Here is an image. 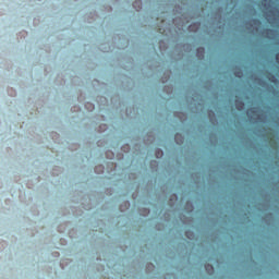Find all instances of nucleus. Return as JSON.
Segmentation results:
<instances>
[{
	"label": "nucleus",
	"mask_w": 279,
	"mask_h": 279,
	"mask_svg": "<svg viewBox=\"0 0 279 279\" xmlns=\"http://www.w3.org/2000/svg\"><path fill=\"white\" fill-rule=\"evenodd\" d=\"M276 61L279 63V52L275 56Z\"/></svg>",
	"instance_id": "obj_3"
},
{
	"label": "nucleus",
	"mask_w": 279,
	"mask_h": 279,
	"mask_svg": "<svg viewBox=\"0 0 279 279\" xmlns=\"http://www.w3.org/2000/svg\"><path fill=\"white\" fill-rule=\"evenodd\" d=\"M99 169H101V171H104V167L99 166Z\"/></svg>",
	"instance_id": "obj_4"
},
{
	"label": "nucleus",
	"mask_w": 279,
	"mask_h": 279,
	"mask_svg": "<svg viewBox=\"0 0 279 279\" xmlns=\"http://www.w3.org/2000/svg\"><path fill=\"white\" fill-rule=\"evenodd\" d=\"M156 155H157V158H159V156L161 157V156H162V150H158V151L156 153Z\"/></svg>",
	"instance_id": "obj_2"
},
{
	"label": "nucleus",
	"mask_w": 279,
	"mask_h": 279,
	"mask_svg": "<svg viewBox=\"0 0 279 279\" xmlns=\"http://www.w3.org/2000/svg\"><path fill=\"white\" fill-rule=\"evenodd\" d=\"M85 107L87 108V110H95V105L90 104V102H87L85 105Z\"/></svg>",
	"instance_id": "obj_1"
},
{
	"label": "nucleus",
	"mask_w": 279,
	"mask_h": 279,
	"mask_svg": "<svg viewBox=\"0 0 279 279\" xmlns=\"http://www.w3.org/2000/svg\"><path fill=\"white\" fill-rule=\"evenodd\" d=\"M208 267H210L211 269H214L211 265H208Z\"/></svg>",
	"instance_id": "obj_5"
}]
</instances>
